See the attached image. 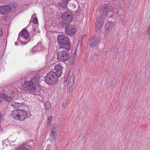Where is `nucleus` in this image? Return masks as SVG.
<instances>
[{
	"instance_id": "33",
	"label": "nucleus",
	"mask_w": 150,
	"mask_h": 150,
	"mask_svg": "<svg viewBox=\"0 0 150 150\" xmlns=\"http://www.w3.org/2000/svg\"><path fill=\"white\" fill-rule=\"evenodd\" d=\"M55 126L54 125H53L52 126V129L55 130Z\"/></svg>"
},
{
	"instance_id": "40",
	"label": "nucleus",
	"mask_w": 150,
	"mask_h": 150,
	"mask_svg": "<svg viewBox=\"0 0 150 150\" xmlns=\"http://www.w3.org/2000/svg\"><path fill=\"white\" fill-rule=\"evenodd\" d=\"M15 44H16V45H16V42H15Z\"/></svg>"
},
{
	"instance_id": "12",
	"label": "nucleus",
	"mask_w": 150,
	"mask_h": 150,
	"mask_svg": "<svg viewBox=\"0 0 150 150\" xmlns=\"http://www.w3.org/2000/svg\"><path fill=\"white\" fill-rule=\"evenodd\" d=\"M98 38L93 37L88 40V42L91 47H94L97 45L98 42Z\"/></svg>"
},
{
	"instance_id": "16",
	"label": "nucleus",
	"mask_w": 150,
	"mask_h": 150,
	"mask_svg": "<svg viewBox=\"0 0 150 150\" xmlns=\"http://www.w3.org/2000/svg\"><path fill=\"white\" fill-rule=\"evenodd\" d=\"M62 2L59 3V6L63 8L66 7L69 0H61Z\"/></svg>"
},
{
	"instance_id": "41",
	"label": "nucleus",
	"mask_w": 150,
	"mask_h": 150,
	"mask_svg": "<svg viewBox=\"0 0 150 150\" xmlns=\"http://www.w3.org/2000/svg\"><path fill=\"white\" fill-rule=\"evenodd\" d=\"M35 15H36V14H34V15H33V16H34Z\"/></svg>"
},
{
	"instance_id": "24",
	"label": "nucleus",
	"mask_w": 150,
	"mask_h": 150,
	"mask_svg": "<svg viewBox=\"0 0 150 150\" xmlns=\"http://www.w3.org/2000/svg\"><path fill=\"white\" fill-rule=\"evenodd\" d=\"M7 96V94H4V93H1L0 94V97L2 100H5L6 97Z\"/></svg>"
},
{
	"instance_id": "7",
	"label": "nucleus",
	"mask_w": 150,
	"mask_h": 150,
	"mask_svg": "<svg viewBox=\"0 0 150 150\" xmlns=\"http://www.w3.org/2000/svg\"><path fill=\"white\" fill-rule=\"evenodd\" d=\"M57 59L59 61L65 62L69 59V54L65 50H63L57 53Z\"/></svg>"
},
{
	"instance_id": "15",
	"label": "nucleus",
	"mask_w": 150,
	"mask_h": 150,
	"mask_svg": "<svg viewBox=\"0 0 150 150\" xmlns=\"http://www.w3.org/2000/svg\"><path fill=\"white\" fill-rule=\"evenodd\" d=\"M50 135L51 139L53 140H55L56 139V136L57 135V133L56 130H52Z\"/></svg>"
},
{
	"instance_id": "32",
	"label": "nucleus",
	"mask_w": 150,
	"mask_h": 150,
	"mask_svg": "<svg viewBox=\"0 0 150 150\" xmlns=\"http://www.w3.org/2000/svg\"><path fill=\"white\" fill-rule=\"evenodd\" d=\"M76 54L75 53H74V54L73 55V59H75L76 57Z\"/></svg>"
},
{
	"instance_id": "19",
	"label": "nucleus",
	"mask_w": 150,
	"mask_h": 150,
	"mask_svg": "<svg viewBox=\"0 0 150 150\" xmlns=\"http://www.w3.org/2000/svg\"><path fill=\"white\" fill-rule=\"evenodd\" d=\"M11 105L13 107H15L16 109H18L19 108V106L20 105V103L15 102H12Z\"/></svg>"
},
{
	"instance_id": "20",
	"label": "nucleus",
	"mask_w": 150,
	"mask_h": 150,
	"mask_svg": "<svg viewBox=\"0 0 150 150\" xmlns=\"http://www.w3.org/2000/svg\"><path fill=\"white\" fill-rule=\"evenodd\" d=\"M113 81L111 79H109L107 80L106 83V86H107L108 88H110V86L112 84Z\"/></svg>"
},
{
	"instance_id": "21",
	"label": "nucleus",
	"mask_w": 150,
	"mask_h": 150,
	"mask_svg": "<svg viewBox=\"0 0 150 150\" xmlns=\"http://www.w3.org/2000/svg\"><path fill=\"white\" fill-rule=\"evenodd\" d=\"M40 45V43H38L35 46L33 47V48L32 49V51L33 52H36V51H38V50H37L38 47V46H39Z\"/></svg>"
},
{
	"instance_id": "23",
	"label": "nucleus",
	"mask_w": 150,
	"mask_h": 150,
	"mask_svg": "<svg viewBox=\"0 0 150 150\" xmlns=\"http://www.w3.org/2000/svg\"><path fill=\"white\" fill-rule=\"evenodd\" d=\"M45 108L49 110L50 107V104L49 102H46L45 103Z\"/></svg>"
},
{
	"instance_id": "10",
	"label": "nucleus",
	"mask_w": 150,
	"mask_h": 150,
	"mask_svg": "<svg viewBox=\"0 0 150 150\" xmlns=\"http://www.w3.org/2000/svg\"><path fill=\"white\" fill-rule=\"evenodd\" d=\"M74 75H72L69 80L67 88L69 92L72 91L73 89V85L74 83Z\"/></svg>"
},
{
	"instance_id": "3",
	"label": "nucleus",
	"mask_w": 150,
	"mask_h": 150,
	"mask_svg": "<svg viewBox=\"0 0 150 150\" xmlns=\"http://www.w3.org/2000/svg\"><path fill=\"white\" fill-rule=\"evenodd\" d=\"M58 77L53 71L49 73L44 78L45 82L50 85H55L58 81Z\"/></svg>"
},
{
	"instance_id": "35",
	"label": "nucleus",
	"mask_w": 150,
	"mask_h": 150,
	"mask_svg": "<svg viewBox=\"0 0 150 150\" xmlns=\"http://www.w3.org/2000/svg\"><path fill=\"white\" fill-rule=\"evenodd\" d=\"M2 116V114L0 112V119H1Z\"/></svg>"
},
{
	"instance_id": "26",
	"label": "nucleus",
	"mask_w": 150,
	"mask_h": 150,
	"mask_svg": "<svg viewBox=\"0 0 150 150\" xmlns=\"http://www.w3.org/2000/svg\"><path fill=\"white\" fill-rule=\"evenodd\" d=\"M68 78H69V76H68V75L67 74H66L65 75V76L64 77V82L66 83L68 79Z\"/></svg>"
},
{
	"instance_id": "5",
	"label": "nucleus",
	"mask_w": 150,
	"mask_h": 150,
	"mask_svg": "<svg viewBox=\"0 0 150 150\" xmlns=\"http://www.w3.org/2000/svg\"><path fill=\"white\" fill-rule=\"evenodd\" d=\"M60 25L63 27H65V33L69 35L72 36L74 35L76 30L74 25L70 23H66L64 22L60 23Z\"/></svg>"
},
{
	"instance_id": "17",
	"label": "nucleus",
	"mask_w": 150,
	"mask_h": 150,
	"mask_svg": "<svg viewBox=\"0 0 150 150\" xmlns=\"http://www.w3.org/2000/svg\"><path fill=\"white\" fill-rule=\"evenodd\" d=\"M114 23L113 22L110 21H108L105 25V28L106 30H108L109 28H110L113 25Z\"/></svg>"
},
{
	"instance_id": "34",
	"label": "nucleus",
	"mask_w": 150,
	"mask_h": 150,
	"mask_svg": "<svg viewBox=\"0 0 150 150\" xmlns=\"http://www.w3.org/2000/svg\"><path fill=\"white\" fill-rule=\"evenodd\" d=\"M17 5H16V6H15V5L14 7H13V9H14L15 8H16V7H17Z\"/></svg>"
},
{
	"instance_id": "28",
	"label": "nucleus",
	"mask_w": 150,
	"mask_h": 150,
	"mask_svg": "<svg viewBox=\"0 0 150 150\" xmlns=\"http://www.w3.org/2000/svg\"><path fill=\"white\" fill-rule=\"evenodd\" d=\"M124 4L123 3L122 5H120V4H119L118 5V6H119V10H120V9H121L122 8L123 6L124 5Z\"/></svg>"
},
{
	"instance_id": "1",
	"label": "nucleus",
	"mask_w": 150,
	"mask_h": 150,
	"mask_svg": "<svg viewBox=\"0 0 150 150\" xmlns=\"http://www.w3.org/2000/svg\"><path fill=\"white\" fill-rule=\"evenodd\" d=\"M40 76L38 74H33V77L30 80L25 81L23 86L24 89L26 91H29L32 93L36 92V87L38 86Z\"/></svg>"
},
{
	"instance_id": "14",
	"label": "nucleus",
	"mask_w": 150,
	"mask_h": 150,
	"mask_svg": "<svg viewBox=\"0 0 150 150\" xmlns=\"http://www.w3.org/2000/svg\"><path fill=\"white\" fill-rule=\"evenodd\" d=\"M18 36H21L24 39H27L28 38L29 36L28 32L26 29H23L19 33Z\"/></svg>"
},
{
	"instance_id": "18",
	"label": "nucleus",
	"mask_w": 150,
	"mask_h": 150,
	"mask_svg": "<svg viewBox=\"0 0 150 150\" xmlns=\"http://www.w3.org/2000/svg\"><path fill=\"white\" fill-rule=\"evenodd\" d=\"M16 150H28V149L27 148H26L25 145H22L19 146Z\"/></svg>"
},
{
	"instance_id": "42",
	"label": "nucleus",
	"mask_w": 150,
	"mask_h": 150,
	"mask_svg": "<svg viewBox=\"0 0 150 150\" xmlns=\"http://www.w3.org/2000/svg\"><path fill=\"white\" fill-rule=\"evenodd\" d=\"M11 6H11L13 7V6H13V5H11Z\"/></svg>"
},
{
	"instance_id": "31",
	"label": "nucleus",
	"mask_w": 150,
	"mask_h": 150,
	"mask_svg": "<svg viewBox=\"0 0 150 150\" xmlns=\"http://www.w3.org/2000/svg\"><path fill=\"white\" fill-rule=\"evenodd\" d=\"M36 31V29H35L34 28H33L32 30L33 34H34L35 33Z\"/></svg>"
},
{
	"instance_id": "8",
	"label": "nucleus",
	"mask_w": 150,
	"mask_h": 150,
	"mask_svg": "<svg viewBox=\"0 0 150 150\" xmlns=\"http://www.w3.org/2000/svg\"><path fill=\"white\" fill-rule=\"evenodd\" d=\"M61 18L62 21L70 23L72 20L73 15L69 12H64L62 13Z\"/></svg>"
},
{
	"instance_id": "11",
	"label": "nucleus",
	"mask_w": 150,
	"mask_h": 150,
	"mask_svg": "<svg viewBox=\"0 0 150 150\" xmlns=\"http://www.w3.org/2000/svg\"><path fill=\"white\" fill-rule=\"evenodd\" d=\"M63 67L61 64H58L55 66L54 71L56 75L60 77L62 73Z\"/></svg>"
},
{
	"instance_id": "27",
	"label": "nucleus",
	"mask_w": 150,
	"mask_h": 150,
	"mask_svg": "<svg viewBox=\"0 0 150 150\" xmlns=\"http://www.w3.org/2000/svg\"><path fill=\"white\" fill-rule=\"evenodd\" d=\"M3 34L2 29L1 28H0V37H1Z\"/></svg>"
},
{
	"instance_id": "38",
	"label": "nucleus",
	"mask_w": 150,
	"mask_h": 150,
	"mask_svg": "<svg viewBox=\"0 0 150 150\" xmlns=\"http://www.w3.org/2000/svg\"><path fill=\"white\" fill-rule=\"evenodd\" d=\"M2 102V101H1V100L0 99V104Z\"/></svg>"
},
{
	"instance_id": "37",
	"label": "nucleus",
	"mask_w": 150,
	"mask_h": 150,
	"mask_svg": "<svg viewBox=\"0 0 150 150\" xmlns=\"http://www.w3.org/2000/svg\"><path fill=\"white\" fill-rule=\"evenodd\" d=\"M10 145H11V146H13V145H14V144L13 145V144H11V143H10Z\"/></svg>"
},
{
	"instance_id": "13",
	"label": "nucleus",
	"mask_w": 150,
	"mask_h": 150,
	"mask_svg": "<svg viewBox=\"0 0 150 150\" xmlns=\"http://www.w3.org/2000/svg\"><path fill=\"white\" fill-rule=\"evenodd\" d=\"M103 18L101 17H98L96 19L95 25L97 30H98L101 28L103 23Z\"/></svg>"
},
{
	"instance_id": "9",
	"label": "nucleus",
	"mask_w": 150,
	"mask_h": 150,
	"mask_svg": "<svg viewBox=\"0 0 150 150\" xmlns=\"http://www.w3.org/2000/svg\"><path fill=\"white\" fill-rule=\"evenodd\" d=\"M13 7L9 5H5L0 7V13L1 14H6L12 9Z\"/></svg>"
},
{
	"instance_id": "25",
	"label": "nucleus",
	"mask_w": 150,
	"mask_h": 150,
	"mask_svg": "<svg viewBox=\"0 0 150 150\" xmlns=\"http://www.w3.org/2000/svg\"><path fill=\"white\" fill-rule=\"evenodd\" d=\"M32 21L35 24H37L38 23V20L37 18H33L32 19Z\"/></svg>"
},
{
	"instance_id": "39",
	"label": "nucleus",
	"mask_w": 150,
	"mask_h": 150,
	"mask_svg": "<svg viewBox=\"0 0 150 150\" xmlns=\"http://www.w3.org/2000/svg\"><path fill=\"white\" fill-rule=\"evenodd\" d=\"M29 41V40H28L27 42H26L27 43H28V42Z\"/></svg>"
},
{
	"instance_id": "30",
	"label": "nucleus",
	"mask_w": 150,
	"mask_h": 150,
	"mask_svg": "<svg viewBox=\"0 0 150 150\" xmlns=\"http://www.w3.org/2000/svg\"><path fill=\"white\" fill-rule=\"evenodd\" d=\"M67 105V102L66 101L64 102L62 105L63 108H65Z\"/></svg>"
},
{
	"instance_id": "29",
	"label": "nucleus",
	"mask_w": 150,
	"mask_h": 150,
	"mask_svg": "<svg viewBox=\"0 0 150 150\" xmlns=\"http://www.w3.org/2000/svg\"><path fill=\"white\" fill-rule=\"evenodd\" d=\"M52 116H51V115L49 116L48 117V119H47L48 121H49V120L50 121V122L51 120L52 119Z\"/></svg>"
},
{
	"instance_id": "2",
	"label": "nucleus",
	"mask_w": 150,
	"mask_h": 150,
	"mask_svg": "<svg viewBox=\"0 0 150 150\" xmlns=\"http://www.w3.org/2000/svg\"><path fill=\"white\" fill-rule=\"evenodd\" d=\"M57 39L60 48L65 49L68 50H70L71 45L68 36L59 35H58Z\"/></svg>"
},
{
	"instance_id": "22",
	"label": "nucleus",
	"mask_w": 150,
	"mask_h": 150,
	"mask_svg": "<svg viewBox=\"0 0 150 150\" xmlns=\"http://www.w3.org/2000/svg\"><path fill=\"white\" fill-rule=\"evenodd\" d=\"M12 98L8 96H6V97L5 100L6 101L9 102L10 101H11L12 100Z\"/></svg>"
},
{
	"instance_id": "36",
	"label": "nucleus",
	"mask_w": 150,
	"mask_h": 150,
	"mask_svg": "<svg viewBox=\"0 0 150 150\" xmlns=\"http://www.w3.org/2000/svg\"><path fill=\"white\" fill-rule=\"evenodd\" d=\"M46 150H50L48 148V147H47L46 148Z\"/></svg>"
},
{
	"instance_id": "6",
	"label": "nucleus",
	"mask_w": 150,
	"mask_h": 150,
	"mask_svg": "<svg viewBox=\"0 0 150 150\" xmlns=\"http://www.w3.org/2000/svg\"><path fill=\"white\" fill-rule=\"evenodd\" d=\"M112 9L111 6L108 4L103 5L100 8V14L101 15H104L106 16H108V14L109 16L110 17L112 15Z\"/></svg>"
},
{
	"instance_id": "4",
	"label": "nucleus",
	"mask_w": 150,
	"mask_h": 150,
	"mask_svg": "<svg viewBox=\"0 0 150 150\" xmlns=\"http://www.w3.org/2000/svg\"><path fill=\"white\" fill-rule=\"evenodd\" d=\"M11 116L14 119L22 121L25 119L28 116L27 112L23 109H16L13 111Z\"/></svg>"
}]
</instances>
